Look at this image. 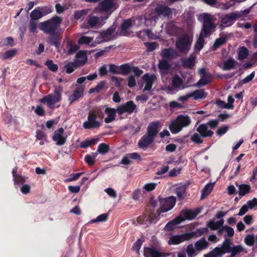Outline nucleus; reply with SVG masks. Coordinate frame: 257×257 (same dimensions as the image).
I'll list each match as a JSON object with an SVG mask.
<instances>
[{"instance_id": "obj_47", "label": "nucleus", "mask_w": 257, "mask_h": 257, "mask_svg": "<svg viewBox=\"0 0 257 257\" xmlns=\"http://www.w3.org/2000/svg\"><path fill=\"white\" fill-rule=\"evenodd\" d=\"M186 251L188 257H194L197 254L196 252L197 251L192 244H190L187 246Z\"/></svg>"}, {"instance_id": "obj_48", "label": "nucleus", "mask_w": 257, "mask_h": 257, "mask_svg": "<svg viewBox=\"0 0 257 257\" xmlns=\"http://www.w3.org/2000/svg\"><path fill=\"white\" fill-rule=\"evenodd\" d=\"M202 138H204L201 134L198 133H194L191 137V140L195 144H200L203 142Z\"/></svg>"}, {"instance_id": "obj_23", "label": "nucleus", "mask_w": 257, "mask_h": 257, "mask_svg": "<svg viewBox=\"0 0 257 257\" xmlns=\"http://www.w3.org/2000/svg\"><path fill=\"white\" fill-rule=\"evenodd\" d=\"M158 220V219L155 217L153 214L139 216L137 219L138 223L146 225H148L152 223H155Z\"/></svg>"}, {"instance_id": "obj_51", "label": "nucleus", "mask_w": 257, "mask_h": 257, "mask_svg": "<svg viewBox=\"0 0 257 257\" xmlns=\"http://www.w3.org/2000/svg\"><path fill=\"white\" fill-rule=\"evenodd\" d=\"M38 22L34 21V20H30L29 25V30L32 33H36L37 32Z\"/></svg>"}, {"instance_id": "obj_11", "label": "nucleus", "mask_w": 257, "mask_h": 257, "mask_svg": "<svg viewBox=\"0 0 257 257\" xmlns=\"http://www.w3.org/2000/svg\"><path fill=\"white\" fill-rule=\"evenodd\" d=\"M239 16L237 12L222 15L219 17L218 25L221 28L230 26L239 18Z\"/></svg>"}, {"instance_id": "obj_40", "label": "nucleus", "mask_w": 257, "mask_h": 257, "mask_svg": "<svg viewBox=\"0 0 257 257\" xmlns=\"http://www.w3.org/2000/svg\"><path fill=\"white\" fill-rule=\"evenodd\" d=\"M245 243L249 246H252L254 244L257 246V234L255 237L252 234H248L244 238Z\"/></svg>"}, {"instance_id": "obj_63", "label": "nucleus", "mask_w": 257, "mask_h": 257, "mask_svg": "<svg viewBox=\"0 0 257 257\" xmlns=\"http://www.w3.org/2000/svg\"><path fill=\"white\" fill-rule=\"evenodd\" d=\"M35 112L39 116H42L45 114L44 108L40 105H37L35 109Z\"/></svg>"}, {"instance_id": "obj_62", "label": "nucleus", "mask_w": 257, "mask_h": 257, "mask_svg": "<svg viewBox=\"0 0 257 257\" xmlns=\"http://www.w3.org/2000/svg\"><path fill=\"white\" fill-rule=\"evenodd\" d=\"M228 128H229V127L228 125H223L219 127L217 129V130L216 131V134L218 136H222L227 132Z\"/></svg>"}, {"instance_id": "obj_30", "label": "nucleus", "mask_w": 257, "mask_h": 257, "mask_svg": "<svg viewBox=\"0 0 257 257\" xmlns=\"http://www.w3.org/2000/svg\"><path fill=\"white\" fill-rule=\"evenodd\" d=\"M196 58V54L193 53L190 56V57L188 58L182 59V62L183 67L189 68L193 67L195 64Z\"/></svg>"}, {"instance_id": "obj_44", "label": "nucleus", "mask_w": 257, "mask_h": 257, "mask_svg": "<svg viewBox=\"0 0 257 257\" xmlns=\"http://www.w3.org/2000/svg\"><path fill=\"white\" fill-rule=\"evenodd\" d=\"M191 97H194V99L196 100L205 98L207 94L204 91V90L200 89L191 92Z\"/></svg>"}, {"instance_id": "obj_64", "label": "nucleus", "mask_w": 257, "mask_h": 257, "mask_svg": "<svg viewBox=\"0 0 257 257\" xmlns=\"http://www.w3.org/2000/svg\"><path fill=\"white\" fill-rule=\"evenodd\" d=\"M246 204L249 209H252L254 207L257 206V199L253 198L252 199L248 201Z\"/></svg>"}, {"instance_id": "obj_3", "label": "nucleus", "mask_w": 257, "mask_h": 257, "mask_svg": "<svg viewBox=\"0 0 257 257\" xmlns=\"http://www.w3.org/2000/svg\"><path fill=\"white\" fill-rule=\"evenodd\" d=\"M63 88L61 86L55 87L53 93H50L45 96L39 100V101L42 103H45L48 107L50 109L58 108L59 105H57L62 98V92Z\"/></svg>"}, {"instance_id": "obj_46", "label": "nucleus", "mask_w": 257, "mask_h": 257, "mask_svg": "<svg viewBox=\"0 0 257 257\" xmlns=\"http://www.w3.org/2000/svg\"><path fill=\"white\" fill-rule=\"evenodd\" d=\"M108 215L107 213H103L98 216L96 218L91 220L89 223H93L95 222H101L107 220Z\"/></svg>"}, {"instance_id": "obj_41", "label": "nucleus", "mask_w": 257, "mask_h": 257, "mask_svg": "<svg viewBox=\"0 0 257 257\" xmlns=\"http://www.w3.org/2000/svg\"><path fill=\"white\" fill-rule=\"evenodd\" d=\"M17 168L15 167V168L13 169L12 171L15 184H20L25 182L26 180L25 177L17 174Z\"/></svg>"}, {"instance_id": "obj_37", "label": "nucleus", "mask_w": 257, "mask_h": 257, "mask_svg": "<svg viewBox=\"0 0 257 257\" xmlns=\"http://www.w3.org/2000/svg\"><path fill=\"white\" fill-rule=\"evenodd\" d=\"M237 62L233 59H229L227 60L222 66H220V67L223 70H229L231 69H233L236 65Z\"/></svg>"}, {"instance_id": "obj_10", "label": "nucleus", "mask_w": 257, "mask_h": 257, "mask_svg": "<svg viewBox=\"0 0 257 257\" xmlns=\"http://www.w3.org/2000/svg\"><path fill=\"white\" fill-rule=\"evenodd\" d=\"M171 84L172 86H168L164 88V90L168 94H173L186 87L183 84L182 79L177 75H175L172 78Z\"/></svg>"}, {"instance_id": "obj_32", "label": "nucleus", "mask_w": 257, "mask_h": 257, "mask_svg": "<svg viewBox=\"0 0 257 257\" xmlns=\"http://www.w3.org/2000/svg\"><path fill=\"white\" fill-rule=\"evenodd\" d=\"M171 65L166 60H161L159 61L158 64V68L162 74H166L168 73V70L170 68Z\"/></svg>"}, {"instance_id": "obj_34", "label": "nucleus", "mask_w": 257, "mask_h": 257, "mask_svg": "<svg viewBox=\"0 0 257 257\" xmlns=\"http://www.w3.org/2000/svg\"><path fill=\"white\" fill-rule=\"evenodd\" d=\"M181 223V220H180L178 217H176L172 221L169 222L165 226L164 230L165 231H171L174 229L176 226L179 224Z\"/></svg>"}, {"instance_id": "obj_5", "label": "nucleus", "mask_w": 257, "mask_h": 257, "mask_svg": "<svg viewBox=\"0 0 257 257\" xmlns=\"http://www.w3.org/2000/svg\"><path fill=\"white\" fill-rule=\"evenodd\" d=\"M191 123V119L187 115L180 114L172 121L169 125V129L173 134L180 132L183 128L188 127Z\"/></svg>"}, {"instance_id": "obj_28", "label": "nucleus", "mask_w": 257, "mask_h": 257, "mask_svg": "<svg viewBox=\"0 0 257 257\" xmlns=\"http://www.w3.org/2000/svg\"><path fill=\"white\" fill-rule=\"evenodd\" d=\"M75 63L77 65H83L87 60L85 51H80L76 55Z\"/></svg>"}, {"instance_id": "obj_16", "label": "nucleus", "mask_w": 257, "mask_h": 257, "mask_svg": "<svg viewBox=\"0 0 257 257\" xmlns=\"http://www.w3.org/2000/svg\"><path fill=\"white\" fill-rule=\"evenodd\" d=\"M67 136L64 133V130L62 127H60L55 131L52 137V140L55 142L57 146H62L66 142Z\"/></svg>"}, {"instance_id": "obj_8", "label": "nucleus", "mask_w": 257, "mask_h": 257, "mask_svg": "<svg viewBox=\"0 0 257 257\" xmlns=\"http://www.w3.org/2000/svg\"><path fill=\"white\" fill-rule=\"evenodd\" d=\"M192 41V35L185 34L178 39L175 45L180 53H186L190 49Z\"/></svg>"}, {"instance_id": "obj_6", "label": "nucleus", "mask_w": 257, "mask_h": 257, "mask_svg": "<svg viewBox=\"0 0 257 257\" xmlns=\"http://www.w3.org/2000/svg\"><path fill=\"white\" fill-rule=\"evenodd\" d=\"M119 0H103L94 10L95 13H108V15L105 18H108L110 14L118 8Z\"/></svg>"}, {"instance_id": "obj_53", "label": "nucleus", "mask_w": 257, "mask_h": 257, "mask_svg": "<svg viewBox=\"0 0 257 257\" xmlns=\"http://www.w3.org/2000/svg\"><path fill=\"white\" fill-rule=\"evenodd\" d=\"M209 253L213 257H221L224 254L221 247H215Z\"/></svg>"}, {"instance_id": "obj_20", "label": "nucleus", "mask_w": 257, "mask_h": 257, "mask_svg": "<svg viewBox=\"0 0 257 257\" xmlns=\"http://www.w3.org/2000/svg\"><path fill=\"white\" fill-rule=\"evenodd\" d=\"M199 73L202 76L196 84V86L197 87L204 86L211 81V75L210 73L206 71L205 68H202L200 69L199 71Z\"/></svg>"}, {"instance_id": "obj_42", "label": "nucleus", "mask_w": 257, "mask_h": 257, "mask_svg": "<svg viewBox=\"0 0 257 257\" xmlns=\"http://www.w3.org/2000/svg\"><path fill=\"white\" fill-rule=\"evenodd\" d=\"M104 106H100L94 108L93 109L90 110L89 112L93 113L96 117H98L99 118H102L104 116L103 111H104L105 108Z\"/></svg>"}, {"instance_id": "obj_12", "label": "nucleus", "mask_w": 257, "mask_h": 257, "mask_svg": "<svg viewBox=\"0 0 257 257\" xmlns=\"http://www.w3.org/2000/svg\"><path fill=\"white\" fill-rule=\"evenodd\" d=\"M145 17H139L134 19L126 20L124 21L121 25L122 31H126L132 27L136 28L145 26L147 27L145 25Z\"/></svg>"}, {"instance_id": "obj_45", "label": "nucleus", "mask_w": 257, "mask_h": 257, "mask_svg": "<svg viewBox=\"0 0 257 257\" xmlns=\"http://www.w3.org/2000/svg\"><path fill=\"white\" fill-rule=\"evenodd\" d=\"M226 41V37L225 36L220 35L219 38L216 39L214 43L213 47L214 50L218 48L220 46L224 44Z\"/></svg>"}, {"instance_id": "obj_35", "label": "nucleus", "mask_w": 257, "mask_h": 257, "mask_svg": "<svg viewBox=\"0 0 257 257\" xmlns=\"http://www.w3.org/2000/svg\"><path fill=\"white\" fill-rule=\"evenodd\" d=\"M215 185V183H210L207 184L204 188L202 190L201 192V199H204L208 196L212 192L214 186Z\"/></svg>"}, {"instance_id": "obj_19", "label": "nucleus", "mask_w": 257, "mask_h": 257, "mask_svg": "<svg viewBox=\"0 0 257 257\" xmlns=\"http://www.w3.org/2000/svg\"><path fill=\"white\" fill-rule=\"evenodd\" d=\"M162 124L159 121H155L150 122L147 127V134L155 138Z\"/></svg>"}, {"instance_id": "obj_61", "label": "nucleus", "mask_w": 257, "mask_h": 257, "mask_svg": "<svg viewBox=\"0 0 257 257\" xmlns=\"http://www.w3.org/2000/svg\"><path fill=\"white\" fill-rule=\"evenodd\" d=\"M157 184L154 183L146 184L143 187V189L146 191L149 192L153 190L156 187Z\"/></svg>"}, {"instance_id": "obj_39", "label": "nucleus", "mask_w": 257, "mask_h": 257, "mask_svg": "<svg viewBox=\"0 0 257 257\" xmlns=\"http://www.w3.org/2000/svg\"><path fill=\"white\" fill-rule=\"evenodd\" d=\"M144 35L147 36L149 39H157L159 38L158 36H157L156 35L154 34L149 29H146L143 31H140L137 33V36L141 38H143Z\"/></svg>"}, {"instance_id": "obj_15", "label": "nucleus", "mask_w": 257, "mask_h": 257, "mask_svg": "<svg viewBox=\"0 0 257 257\" xmlns=\"http://www.w3.org/2000/svg\"><path fill=\"white\" fill-rule=\"evenodd\" d=\"M169 254V253L160 251L152 245L144 248V255L145 257H166Z\"/></svg>"}, {"instance_id": "obj_13", "label": "nucleus", "mask_w": 257, "mask_h": 257, "mask_svg": "<svg viewBox=\"0 0 257 257\" xmlns=\"http://www.w3.org/2000/svg\"><path fill=\"white\" fill-rule=\"evenodd\" d=\"M160 207L157 211L159 215L161 213L167 212L172 209L176 203V198L174 196H170L159 200Z\"/></svg>"}, {"instance_id": "obj_58", "label": "nucleus", "mask_w": 257, "mask_h": 257, "mask_svg": "<svg viewBox=\"0 0 257 257\" xmlns=\"http://www.w3.org/2000/svg\"><path fill=\"white\" fill-rule=\"evenodd\" d=\"M186 188L184 186H180L176 189V194L179 198H183L185 193Z\"/></svg>"}, {"instance_id": "obj_9", "label": "nucleus", "mask_w": 257, "mask_h": 257, "mask_svg": "<svg viewBox=\"0 0 257 257\" xmlns=\"http://www.w3.org/2000/svg\"><path fill=\"white\" fill-rule=\"evenodd\" d=\"M200 235V234H198L197 232L195 231L187 232L180 235H172L169 238L168 243L169 244L176 245L182 242L196 238Z\"/></svg>"}, {"instance_id": "obj_52", "label": "nucleus", "mask_w": 257, "mask_h": 257, "mask_svg": "<svg viewBox=\"0 0 257 257\" xmlns=\"http://www.w3.org/2000/svg\"><path fill=\"white\" fill-rule=\"evenodd\" d=\"M17 51L16 49H12L7 51L2 55V58L3 59L11 58L15 56L17 54Z\"/></svg>"}, {"instance_id": "obj_60", "label": "nucleus", "mask_w": 257, "mask_h": 257, "mask_svg": "<svg viewBox=\"0 0 257 257\" xmlns=\"http://www.w3.org/2000/svg\"><path fill=\"white\" fill-rule=\"evenodd\" d=\"M96 142V140L92 139L91 140H85L80 144V147L82 148H86L90 146L91 145H94Z\"/></svg>"}, {"instance_id": "obj_22", "label": "nucleus", "mask_w": 257, "mask_h": 257, "mask_svg": "<svg viewBox=\"0 0 257 257\" xmlns=\"http://www.w3.org/2000/svg\"><path fill=\"white\" fill-rule=\"evenodd\" d=\"M155 138L148 135L143 136L138 142L140 148L145 150L154 142Z\"/></svg>"}, {"instance_id": "obj_26", "label": "nucleus", "mask_w": 257, "mask_h": 257, "mask_svg": "<svg viewBox=\"0 0 257 257\" xmlns=\"http://www.w3.org/2000/svg\"><path fill=\"white\" fill-rule=\"evenodd\" d=\"M84 92V88L82 86H77L75 89L73 94L69 95V101L70 103L78 99L83 96Z\"/></svg>"}, {"instance_id": "obj_31", "label": "nucleus", "mask_w": 257, "mask_h": 257, "mask_svg": "<svg viewBox=\"0 0 257 257\" xmlns=\"http://www.w3.org/2000/svg\"><path fill=\"white\" fill-rule=\"evenodd\" d=\"M209 243L204 237H202L195 243V247L198 251L207 248Z\"/></svg>"}, {"instance_id": "obj_59", "label": "nucleus", "mask_w": 257, "mask_h": 257, "mask_svg": "<svg viewBox=\"0 0 257 257\" xmlns=\"http://www.w3.org/2000/svg\"><path fill=\"white\" fill-rule=\"evenodd\" d=\"M93 38L87 36H82L78 40V43L80 44H89L93 40Z\"/></svg>"}, {"instance_id": "obj_7", "label": "nucleus", "mask_w": 257, "mask_h": 257, "mask_svg": "<svg viewBox=\"0 0 257 257\" xmlns=\"http://www.w3.org/2000/svg\"><path fill=\"white\" fill-rule=\"evenodd\" d=\"M218 119H213L199 125L197 131L203 137H210L213 135L212 130L215 128L218 124Z\"/></svg>"}, {"instance_id": "obj_56", "label": "nucleus", "mask_w": 257, "mask_h": 257, "mask_svg": "<svg viewBox=\"0 0 257 257\" xmlns=\"http://www.w3.org/2000/svg\"><path fill=\"white\" fill-rule=\"evenodd\" d=\"M45 64L48 67L50 70L53 72H56L58 70V66L54 64L51 60L46 61Z\"/></svg>"}, {"instance_id": "obj_24", "label": "nucleus", "mask_w": 257, "mask_h": 257, "mask_svg": "<svg viewBox=\"0 0 257 257\" xmlns=\"http://www.w3.org/2000/svg\"><path fill=\"white\" fill-rule=\"evenodd\" d=\"M198 213L191 210H185L182 211L179 216H178L181 222L186 220H191L194 219L197 215Z\"/></svg>"}, {"instance_id": "obj_14", "label": "nucleus", "mask_w": 257, "mask_h": 257, "mask_svg": "<svg viewBox=\"0 0 257 257\" xmlns=\"http://www.w3.org/2000/svg\"><path fill=\"white\" fill-rule=\"evenodd\" d=\"M113 33L114 30L112 28H109L105 31L99 33L94 32V33L97 36L95 37V40L94 42V44L92 43L91 46H94L96 44H100L111 40Z\"/></svg>"}, {"instance_id": "obj_25", "label": "nucleus", "mask_w": 257, "mask_h": 257, "mask_svg": "<svg viewBox=\"0 0 257 257\" xmlns=\"http://www.w3.org/2000/svg\"><path fill=\"white\" fill-rule=\"evenodd\" d=\"M104 20V19L102 17L99 18L95 16H89L88 20L87 25L90 28H98L102 26L103 24L102 22Z\"/></svg>"}, {"instance_id": "obj_17", "label": "nucleus", "mask_w": 257, "mask_h": 257, "mask_svg": "<svg viewBox=\"0 0 257 257\" xmlns=\"http://www.w3.org/2000/svg\"><path fill=\"white\" fill-rule=\"evenodd\" d=\"M137 106L132 101H129L121 105L117 108V113L120 115L124 113H132L136 109Z\"/></svg>"}, {"instance_id": "obj_1", "label": "nucleus", "mask_w": 257, "mask_h": 257, "mask_svg": "<svg viewBox=\"0 0 257 257\" xmlns=\"http://www.w3.org/2000/svg\"><path fill=\"white\" fill-rule=\"evenodd\" d=\"M198 20L202 23V28L195 45L196 51H200L204 45V38L210 35L214 31L216 25V19L213 15L203 13L198 16Z\"/></svg>"}, {"instance_id": "obj_4", "label": "nucleus", "mask_w": 257, "mask_h": 257, "mask_svg": "<svg viewBox=\"0 0 257 257\" xmlns=\"http://www.w3.org/2000/svg\"><path fill=\"white\" fill-rule=\"evenodd\" d=\"M172 12L170 8L163 6H158L154 11L145 17L146 21L145 25L147 27L154 26L156 23L158 16H163L165 17L169 16L171 15Z\"/></svg>"}, {"instance_id": "obj_21", "label": "nucleus", "mask_w": 257, "mask_h": 257, "mask_svg": "<svg viewBox=\"0 0 257 257\" xmlns=\"http://www.w3.org/2000/svg\"><path fill=\"white\" fill-rule=\"evenodd\" d=\"M142 79L145 84L144 91H149L156 79V76L154 74H145L142 76Z\"/></svg>"}, {"instance_id": "obj_50", "label": "nucleus", "mask_w": 257, "mask_h": 257, "mask_svg": "<svg viewBox=\"0 0 257 257\" xmlns=\"http://www.w3.org/2000/svg\"><path fill=\"white\" fill-rule=\"evenodd\" d=\"M248 54V50L245 47H242L239 49L238 58L239 60H243L246 58Z\"/></svg>"}, {"instance_id": "obj_54", "label": "nucleus", "mask_w": 257, "mask_h": 257, "mask_svg": "<svg viewBox=\"0 0 257 257\" xmlns=\"http://www.w3.org/2000/svg\"><path fill=\"white\" fill-rule=\"evenodd\" d=\"M88 13V10L83 9L80 11H76L74 15V18L76 20H78L81 18L86 16Z\"/></svg>"}, {"instance_id": "obj_29", "label": "nucleus", "mask_w": 257, "mask_h": 257, "mask_svg": "<svg viewBox=\"0 0 257 257\" xmlns=\"http://www.w3.org/2000/svg\"><path fill=\"white\" fill-rule=\"evenodd\" d=\"M164 59H170L177 56V52L173 48L164 49L161 54Z\"/></svg>"}, {"instance_id": "obj_38", "label": "nucleus", "mask_w": 257, "mask_h": 257, "mask_svg": "<svg viewBox=\"0 0 257 257\" xmlns=\"http://www.w3.org/2000/svg\"><path fill=\"white\" fill-rule=\"evenodd\" d=\"M232 241L230 239L226 238L224 240L221 247L224 253L231 252L232 250Z\"/></svg>"}, {"instance_id": "obj_36", "label": "nucleus", "mask_w": 257, "mask_h": 257, "mask_svg": "<svg viewBox=\"0 0 257 257\" xmlns=\"http://www.w3.org/2000/svg\"><path fill=\"white\" fill-rule=\"evenodd\" d=\"M223 223L224 221L222 219L217 222L213 220H210L208 222L207 226L211 230H217L223 226Z\"/></svg>"}, {"instance_id": "obj_2", "label": "nucleus", "mask_w": 257, "mask_h": 257, "mask_svg": "<svg viewBox=\"0 0 257 257\" xmlns=\"http://www.w3.org/2000/svg\"><path fill=\"white\" fill-rule=\"evenodd\" d=\"M62 22L61 18L55 16L47 21L40 23L39 28L42 31L46 34L52 36L55 35L60 34L58 32V29Z\"/></svg>"}, {"instance_id": "obj_55", "label": "nucleus", "mask_w": 257, "mask_h": 257, "mask_svg": "<svg viewBox=\"0 0 257 257\" xmlns=\"http://www.w3.org/2000/svg\"><path fill=\"white\" fill-rule=\"evenodd\" d=\"M105 82L104 81H101L95 87L90 89L89 93L99 92L103 88Z\"/></svg>"}, {"instance_id": "obj_18", "label": "nucleus", "mask_w": 257, "mask_h": 257, "mask_svg": "<svg viewBox=\"0 0 257 257\" xmlns=\"http://www.w3.org/2000/svg\"><path fill=\"white\" fill-rule=\"evenodd\" d=\"M100 125V122L96 120V116H94L93 113L89 112L87 119L84 122L83 126L85 129H90L92 128H98Z\"/></svg>"}, {"instance_id": "obj_27", "label": "nucleus", "mask_w": 257, "mask_h": 257, "mask_svg": "<svg viewBox=\"0 0 257 257\" xmlns=\"http://www.w3.org/2000/svg\"><path fill=\"white\" fill-rule=\"evenodd\" d=\"M104 111L107 115V117L105 118L104 121L106 123H110L114 120L117 113V109L112 108L106 107Z\"/></svg>"}, {"instance_id": "obj_57", "label": "nucleus", "mask_w": 257, "mask_h": 257, "mask_svg": "<svg viewBox=\"0 0 257 257\" xmlns=\"http://www.w3.org/2000/svg\"><path fill=\"white\" fill-rule=\"evenodd\" d=\"M108 149L109 147L108 145L104 143H101L99 144V145L98 147L97 152L100 154H106L108 151Z\"/></svg>"}, {"instance_id": "obj_33", "label": "nucleus", "mask_w": 257, "mask_h": 257, "mask_svg": "<svg viewBox=\"0 0 257 257\" xmlns=\"http://www.w3.org/2000/svg\"><path fill=\"white\" fill-rule=\"evenodd\" d=\"M236 185L238 189V194L240 197L244 196L250 192V186L249 185L245 184L239 185L236 184Z\"/></svg>"}, {"instance_id": "obj_49", "label": "nucleus", "mask_w": 257, "mask_h": 257, "mask_svg": "<svg viewBox=\"0 0 257 257\" xmlns=\"http://www.w3.org/2000/svg\"><path fill=\"white\" fill-rule=\"evenodd\" d=\"M133 66H131L128 64H125L121 65L120 66V70L121 71L120 73L122 75H126L128 74L132 71Z\"/></svg>"}, {"instance_id": "obj_43", "label": "nucleus", "mask_w": 257, "mask_h": 257, "mask_svg": "<svg viewBox=\"0 0 257 257\" xmlns=\"http://www.w3.org/2000/svg\"><path fill=\"white\" fill-rule=\"evenodd\" d=\"M44 15L42 14V12L41 11L40 7H39L31 12L30 14V20H34V21H36V20L40 19Z\"/></svg>"}]
</instances>
